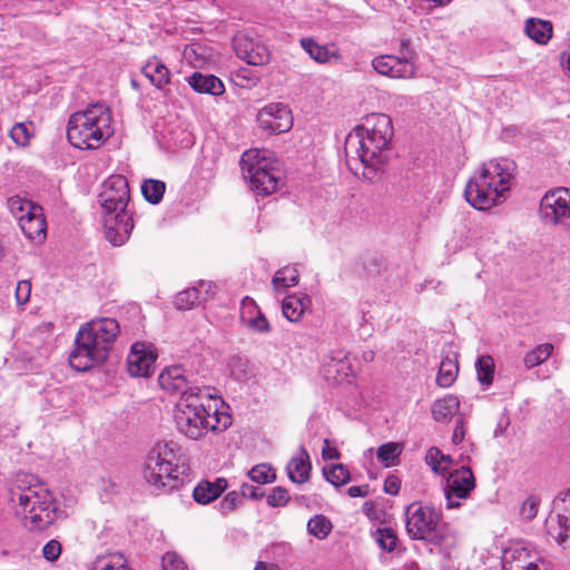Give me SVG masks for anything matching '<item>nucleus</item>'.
<instances>
[{
    "instance_id": "1",
    "label": "nucleus",
    "mask_w": 570,
    "mask_h": 570,
    "mask_svg": "<svg viewBox=\"0 0 570 570\" xmlns=\"http://www.w3.org/2000/svg\"><path fill=\"white\" fill-rule=\"evenodd\" d=\"M393 134L392 119L387 115L370 114L347 135L345 154L347 158L362 163L365 179L374 181L377 178L379 171L387 160Z\"/></svg>"
},
{
    "instance_id": "2",
    "label": "nucleus",
    "mask_w": 570,
    "mask_h": 570,
    "mask_svg": "<svg viewBox=\"0 0 570 570\" xmlns=\"http://www.w3.org/2000/svg\"><path fill=\"white\" fill-rule=\"evenodd\" d=\"M8 499L16 514L33 529L45 530L59 517L51 493L32 474L18 473L9 485Z\"/></svg>"
},
{
    "instance_id": "3",
    "label": "nucleus",
    "mask_w": 570,
    "mask_h": 570,
    "mask_svg": "<svg viewBox=\"0 0 570 570\" xmlns=\"http://www.w3.org/2000/svg\"><path fill=\"white\" fill-rule=\"evenodd\" d=\"M513 161L491 159L469 179L464 196L466 202L479 210H487L503 203L514 180Z\"/></svg>"
},
{
    "instance_id": "4",
    "label": "nucleus",
    "mask_w": 570,
    "mask_h": 570,
    "mask_svg": "<svg viewBox=\"0 0 570 570\" xmlns=\"http://www.w3.org/2000/svg\"><path fill=\"white\" fill-rule=\"evenodd\" d=\"M205 397H212L209 391L179 397L176 404L174 419L177 431L190 440H199L209 431H224L232 424L230 416L219 413L216 405L214 410L206 405Z\"/></svg>"
},
{
    "instance_id": "5",
    "label": "nucleus",
    "mask_w": 570,
    "mask_h": 570,
    "mask_svg": "<svg viewBox=\"0 0 570 570\" xmlns=\"http://www.w3.org/2000/svg\"><path fill=\"white\" fill-rule=\"evenodd\" d=\"M188 466L173 443H157L148 453L144 479L161 493L180 489L188 478Z\"/></svg>"
},
{
    "instance_id": "6",
    "label": "nucleus",
    "mask_w": 570,
    "mask_h": 570,
    "mask_svg": "<svg viewBox=\"0 0 570 570\" xmlns=\"http://www.w3.org/2000/svg\"><path fill=\"white\" fill-rule=\"evenodd\" d=\"M111 112L104 102L90 104L85 110L73 112L68 121V141L78 149H96L111 135Z\"/></svg>"
},
{
    "instance_id": "7",
    "label": "nucleus",
    "mask_w": 570,
    "mask_h": 570,
    "mask_svg": "<svg viewBox=\"0 0 570 570\" xmlns=\"http://www.w3.org/2000/svg\"><path fill=\"white\" fill-rule=\"evenodd\" d=\"M405 517V528L411 539L445 549L455 547V533L446 524H441V513L435 508L413 502L407 507Z\"/></svg>"
},
{
    "instance_id": "8",
    "label": "nucleus",
    "mask_w": 570,
    "mask_h": 570,
    "mask_svg": "<svg viewBox=\"0 0 570 570\" xmlns=\"http://www.w3.org/2000/svg\"><path fill=\"white\" fill-rule=\"evenodd\" d=\"M240 168L244 179L256 195H271L281 185L282 173L267 150H246L240 158Z\"/></svg>"
},
{
    "instance_id": "9",
    "label": "nucleus",
    "mask_w": 570,
    "mask_h": 570,
    "mask_svg": "<svg viewBox=\"0 0 570 570\" xmlns=\"http://www.w3.org/2000/svg\"><path fill=\"white\" fill-rule=\"evenodd\" d=\"M111 350L100 337L95 335L87 324L80 327L75 338V348L70 352L69 363L79 371H88L95 365L104 363Z\"/></svg>"
},
{
    "instance_id": "10",
    "label": "nucleus",
    "mask_w": 570,
    "mask_h": 570,
    "mask_svg": "<svg viewBox=\"0 0 570 570\" xmlns=\"http://www.w3.org/2000/svg\"><path fill=\"white\" fill-rule=\"evenodd\" d=\"M540 216L543 222L553 225L570 223V189L547 191L540 202Z\"/></svg>"
},
{
    "instance_id": "11",
    "label": "nucleus",
    "mask_w": 570,
    "mask_h": 570,
    "mask_svg": "<svg viewBox=\"0 0 570 570\" xmlns=\"http://www.w3.org/2000/svg\"><path fill=\"white\" fill-rule=\"evenodd\" d=\"M129 185L122 175H112L108 177L101 186L98 200L104 213L117 212L128 208Z\"/></svg>"
},
{
    "instance_id": "12",
    "label": "nucleus",
    "mask_w": 570,
    "mask_h": 570,
    "mask_svg": "<svg viewBox=\"0 0 570 570\" xmlns=\"http://www.w3.org/2000/svg\"><path fill=\"white\" fill-rule=\"evenodd\" d=\"M158 382L164 391L169 394L180 395V397L188 394L200 395V393L207 391L195 385L193 375L181 365L165 367L159 374Z\"/></svg>"
},
{
    "instance_id": "13",
    "label": "nucleus",
    "mask_w": 570,
    "mask_h": 570,
    "mask_svg": "<svg viewBox=\"0 0 570 570\" xmlns=\"http://www.w3.org/2000/svg\"><path fill=\"white\" fill-rule=\"evenodd\" d=\"M474 487L475 480L470 468L461 466L452 471L446 479L444 489L446 507L449 509L458 508L460 505L458 500L466 499Z\"/></svg>"
},
{
    "instance_id": "14",
    "label": "nucleus",
    "mask_w": 570,
    "mask_h": 570,
    "mask_svg": "<svg viewBox=\"0 0 570 570\" xmlns=\"http://www.w3.org/2000/svg\"><path fill=\"white\" fill-rule=\"evenodd\" d=\"M257 122L263 130L271 134L286 132L293 126L292 111L285 104L271 102L259 109Z\"/></svg>"
},
{
    "instance_id": "15",
    "label": "nucleus",
    "mask_w": 570,
    "mask_h": 570,
    "mask_svg": "<svg viewBox=\"0 0 570 570\" xmlns=\"http://www.w3.org/2000/svg\"><path fill=\"white\" fill-rule=\"evenodd\" d=\"M105 237L114 246H121L134 228L132 215L128 208L104 213Z\"/></svg>"
},
{
    "instance_id": "16",
    "label": "nucleus",
    "mask_w": 570,
    "mask_h": 570,
    "mask_svg": "<svg viewBox=\"0 0 570 570\" xmlns=\"http://www.w3.org/2000/svg\"><path fill=\"white\" fill-rule=\"evenodd\" d=\"M234 51L238 58L252 66H264L269 61L268 48L255 37L238 32L233 38Z\"/></svg>"
},
{
    "instance_id": "17",
    "label": "nucleus",
    "mask_w": 570,
    "mask_h": 570,
    "mask_svg": "<svg viewBox=\"0 0 570 570\" xmlns=\"http://www.w3.org/2000/svg\"><path fill=\"white\" fill-rule=\"evenodd\" d=\"M372 67L380 75L394 79H409L416 72L415 63L411 61V53L405 58L393 55H383L372 60Z\"/></svg>"
},
{
    "instance_id": "18",
    "label": "nucleus",
    "mask_w": 570,
    "mask_h": 570,
    "mask_svg": "<svg viewBox=\"0 0 570 570\" xmlns=\"http://www.w3.org/2000/svg\"><path fill=\"white\" fill-rule=\"evenodd\" d=\"M157 354L153 345L136 342L127 356L128 373L134 377H146L151 374Z\"/></svg>"
},
{
    "instance_id": "19",
    "label": "nucleus",
    "mask_w": 570,
    "mask_h": 570,
    "mask_svg": "<svg viewBox=\"0 0 570 570\" xmlns=\"http://www.w3.org/2000/svg\"><path fill=\"white\" fill-rule=\"evenodd\" d=\"M311 469L309 455L303 446L299 449L298 454L293 456L286 466L289 480L298 484L308 481Z\"/></svg>"
},
{
    "instance_id": "20",
    "label": "nucleus",
    "mask_w": 570,
    "mask_h": 570,
    "mask_svg": "<svg viewBox=\"0 0 570 570\" xmlns=\"http://www.w3.org/2000/svg\"><path fill=\"white\" fill-rule=\"evenodd\" d=\"M94 330L95 335L100 337L101 343H106L111 350L120 333L119 323L111 317L95 318L87 323Z\"/></svg>"
},
{
    "instance_id": "21",
    "label": "nucleus",
    "mask_w": 570,
    "mask_h": 570,
    "mask_svg": "<svg viewBox=\"0 0 570 570\" xmlns=\"http://www.w3.org/2000/svg\"><path fill=\"white\" fill-rule=\"evenodd\" d=\"M227 489V480L218 478L214 482L200 481L193 491L194 500L199 504H208Z\"/></svg>"
},
{
    "instance_id": "22",
    "label": "nucleus",
    "mask_w": 570,
    "mask_h": 570,
    "mask_svg": "<svg viewBox=\"0 0 570 570\" xmlns=\"http://www.w3.org/2000/svg\"><path fill=\"white\" fill-rule=\"evenodd\" d=\"M189 86L199 94L219 96L225 91L224 83L214 75L194 72L188 79Z\"/></svg>"
},
{
    "instance_id": "23",
    "label": "nucleus",
    "mask_w": 570,
    "mask_h": 570,
    "mask_svg": "<svg viewBox=\"0 0 570 570\" xmlns=\"http://www.w3.org/2000/svg\"><path fill=\"white\" fill-rule=\"evenodd\" d=\"M36 214L32 218L22 219L19 223L22 233L31 240H42L46 238V218L41 206L35 208Z\"/></svg>"
},
{
    "instance_id": "24",
    "label": "nucleus",
    "mask_w": 570,
    "mask_h": 570,
    "mask_svg": "<svg viewBox=\"0 0 570 570\" xmlns=\"http://www.w3.org/2000/svg\"><path fill=\"white\" fill-rule=\"evenodd\" d=\"M299 43L305 52L308 53L309 58L318 63H326L331 58H340V53L337 51H330L327 46L320 45L314 38H302Z\"/></svg>"
},
{
    "instance_id": "25",
    "label": "nucleus",
    "mask_w": 570,
    "mask_h": 570,
    "mask_svg": "<svg viewBox=\"0 0 570 570\" xmlns=\"http://www.w3.org/2000/svg\"><path fill=\"white\" fill-rule=\"evenodd\" d=\"M524 32L537 43L546 45L552 37V24L546 20L530 18L525 21Z\"/></svg>"
},
{
    "instance_id": "26",
    "label": "nucleus",
    "mask_w": 570,
    "mask_h": 570,
    "mask_svg": "<svg viewBox=\"0 0 570 570\" xmlns=\"http://www.w3.org/2000/svg\"><path fill=\"white\" fill-rule=\"evenodd\" d=\"M308 302V298L305 296L288 295L282 303L283 315L289 322H298L307 309Z\"/></svg>"
},
{
    "instance_id": "27",
    "label": "nucleus",
    "mask_w": 570,
    "mask_h": 570,
    "mask_svg": "<svg viewBox=\"0 0 570 570\" xmlns=\"http://www.w3.org/2000/svg\"><path fill=\"white\" fill-rule=\"evenodd\" d=\"M142 73L157 88H163L164 86L169 83V71L167 67L156 58L149 60L142 67Z\"/></svg>"
},
{
    "instance_id": "28",
    "label": "nucleus",
    "mask_w": 570,
    "mask_h": 570,
    "mask_svg": "<svg viewBox=\"0 0 570 570\" xmlns=\"http://www.w3.org/2000/svg\"><path fill=\"white\" fill-rule=\"evenodd\" d=\"M459 406L460 402L454 395L436 400L431 407L433 419L438 422L445 421L459 411Z\"/></svg>"
},
{
    "instance_id": "29",
    "label": "nucleus",
    "mask_w": 570,
    "mask_h": 570,
    "mask_svg": "<svg viewBox=\"0 0 570 570\" xmlns=\"http://www.w3.org/2000/svg\"><path fill=\"white\" fill-rule=\"evenodd\" d=\"M299 272L295 266H285L279 268L273 276L272 285L276 292H282L286 288L293 287L298 284Z\"/></svg>"
},
{
    "instance_id": "30",
    "label": "nucleus",
    "mask_w": 570,
    "mask_h": 570,
    "mask_svg": "<svg viewBox=\"0 0 570 570\" xmlns=\"http://www.w3.org/2000/svg\"><path fill=\"white\" fill-rule=\"evenodd\" d=\"M553 345L551 343L539 344L523 356V365L527 370H531L544 363L552 354Z\"/></svg>"
},
{
    "instance_id": "31",
    "label": "nucleus",
    "mask_w": 570,
    "mask_h": 570,
    "mask_svg": "<svg viewBox=\"0 0 570 570\" xmlns=\"http://www.w3.org/2000/svg\"><path fill=\"white\" fill-rule=\"evenodd\" d=\"M459 373L458 362L449 356L444 357L440 364L436 383L441 387H449L456 380Z\"/></svg>"
},
{
    "instance_id": "32",
    "label": "nucleus",
    "mask_w": 570,
    "mask_h": 570,
    "mask_svg": "<svg viewBox=\"0 0 570 570\" xmlns=\"http://www.w3.org/2000/svg\"><path fill=\"white\" fill-rule=\"evenodd\" d=\"M425 462L435 473H445L452 464V458L432 446L425 454Z\"/></svg>"
},
{
    "instance_id": "33",
    "label": "nucleus",
    "mask_w": 570,
    "mask_h": 570,
    "mask_svg": "<svg viewBox=\"0 0 570 570\" xmlns=\"http://www.w3.org/2000/svg\"><path fill=\"white\" fill-rule=\"evenodd\" d=\"M373 538L377 546L387 552L394 551L396 544L399 542V538L395 531L392 528L384 527L377 528L375 532H373Z\"/></svg>"
},
{
    "instance_id": "34",
    "label": "nucleus",
    "mask_w": 570,
    "mask_h": 570,
    "mask_svg": "<svg viewBox=\"0 0 570 570\" xmlns=\"http://www.w3.org/2000/svg\"><path fill=\"white\" fill-rule=\"evenodd\" d=\"M165 189V183L157 179H147L141 185V193L150 204H158L164 197Z\"/></svg>"
},
{
    "instance_id": "35",
    "label": "nucleus",
    "mask_w": 570,
    "mask_h": 570,
    "mask_svg": "<svg viewBox=\"0 0 570 570\" xmlns=\"http://www.w3.org/2000/svg\"><path fill=\"white\" fill-rule=\"evenodd\" d=\"M323 474L334 487H341L350 481V472L345 465L341 463L324 466Z\"/></svg>"
},
{
    "instance_id": "36",
    "label": "nucleus",
    "mask_w": 570,
    "mask_h": 570,
    "mask_svg": "<svg viewBox=\"0 0 570 570\" xmlns=\"http://www.w3.org/2000/svg\"><path fill=\"white\" fill-rule=\"evenodd\" d=\"M202 301H205V297L200 296V288L195 286L179 292L175 298V306L178 309H189Z\"/></svg>"
},
{
    "instance_id": "37",
    "label": "nucleus",
    "mask_w": 570,
    "mask_h": 570,
    "mask_svg": "<svg viewBox=\"0 0 570 570\" xmlns=\"http://www.w3.org/2000/svg\"><path fill=\"white\" fill-rule=\"evenodd\" d=\"M332 530L331 521L320 514L315 515L307 522V531L309 534L314 535L317 539H325Z\"/></svg>"
},
{
    "instance_id": "38",
    "label": "nucleus",
    "mask_w": 570,
    "mask_h": 570,
    "mask_svg": "<svg viewBox=\"0 0 570 570\" xmlns=\"http://www.w3.org/2000/svg\"><path fill=\"white\" fill-rule=\"evenodd\" d=\"M402 453V446L395 442H389L377 449V459L385 465L391 466Z\"/></svg>"
},
{
    "instance_id": "39",
    "label": "nucleus",
    "mask_w": 570,
    "mask_h": 570,
    "mask_svg": "<svg viewBox=\"0 0 570 570\" xmlns=\"http://www.w3.org/2000/svg\"><path fill=\"white\" fill-rule=\"evenodd\" d=\"M249 479L258 484H266L276 480L275 470L265 463L257 464L248 471Z\"/></svg>"
},
{
    "instance_id": "40",
    "label": "nucleus",
    "mask_w": 570,
    "mask_h": 570,
    "mask_svg": "<svg viewBox=\"0 0 570 570\" xmlns=\"http://www.w3.org/2000/svg\"><path fill=\"white\" fill-rule=\"evenodd\" d=\"M478 379L482 384L490 385L493 381L494 362L490 355L479 357L476 362Z\"/></svg>"
},
{
    "instance_id": "41",
    "label": "nucleus",
    "mask_w": 570,
    "mask_h": 570,
    "mask_svg": "<svg viewBox=\"0 0 570 570\" xmlns=\"http://www.w3.org/2000/svg\"><path fill=\"white\" fill-rule=\"evenodd\" d=\"M39 205L35 204L31 200L23 199L19 196H13L8 199V207L12 215L20 222L23 219V213L26 209L33 210Z\"/></svg>"
},
{
    "instance_id": "42",
    "label": "nucleus",
    "mask_w": 570,
    "mask_h": 570,
    "mask_svg": "<svg viewBox=\"0 0 570 570\" xmlns=\"http://www.w3.org/2000/svg\"><path fill=\"white\" fill-rule=\"evenodd\" d=\"M230 375L237 381H244L248 376V360L242 356H234L229 362Z\"/></svg>"
},
{
    "instance_id": "43",
    "label": "nucleus",
    "mask_w": 570,
    "mask_h": 570,
    "mask_svg": "<svg viewBox=\"0 0 570 570\" xmlns=\"http://www.w3.org/2000/svg\"><path fill=\"white\" fill-rule=\"evenodd\" d=\"M243 504V495L237 491L228 492L219 502L218 508L223 514H228Z\"/></svg>"
},
{
    "instance_id": "44",
    "label": "nucleus",
    "mask_w": 570,
    "mask_h": 570,
    "mask_svg": "<svg viewBox=\"0 0 570 570\" xmlns=\"http://www.w3.org/2000/svg\"><path fill=\"white\" fill-rule=\"evenodd\" d=\"M10 137L16 145L24 147L29 145L31 135L24 122H17L10 130Z\"/></svg>"
},
{
    "instance_id": "45",
    "label": "nucleus",
    "mask_w": 570,
    "mask_h": 570,
    "mask_svg": "<svg viewBox=\"0 0 570 570\" xmlns=\"http://www.w3.org/2000/svg\"><path fill=\"white\" fill-rule=\"evenodd\" d=\"M258 313H261V309L253 298L246 296L242 299L240 321L244 325H246L248 321L254 318Z\"/></svg>"
},
{
    "instance_id": "46",
    "label": "nucleus",
    "mask_w": 570,
    "mask_h": 570,
    "mask_svg": "<svg viewBox=\"0 0 570 570\" xmlns=\"http://www.w3.org/2000/svg\"><path fill=\"white\" fill-rule=\"evenodd\" d=\"M164 570H188L185 561L176 552H166L161 559Z\"/></svg>"
},
{
    "instance_id": "47",
    "label": "nucleus",
    "mask_w": 570,
    "mask_h": 570,
    "mask_svg": "<svg viewBox=\"0 0 570 570\" xmlns=\"http://www.w3.org/2000/svg\"><path fill=\"white\" fill-rule=\"evenodd\" d=\"M289 501L288 491L283 487L274 488L271 493L267 495V504L269 507H284Z\"/></svg>"
},
{
    "instance_id": "48",
    "label": "nucleus",
    "mask_w": 570,
    "mask_h": 570,
    "mask_svg": "<svg viewBox=\"0 0 570 570\" xmlns=\"http://www.w3.org/2000/svg\"><path fill=\"white\" fill-rule=\"evenodd\" d=\"M562 503L563 507L561 508V511L558 513V522L560 528L567 532L570 531V490L562 499Z\"/></svg>"
},
{
    "instance_id": "49",
    "label": "nucleus",
    "mask_w": 570,
    "mask_h": 570,
    "mask_svg": "<svg viewBox=\"0 0 570 570\" xmlns=\"http://www.w3.org/2000/svg\"><path fill=\"white\" fill-rule=\"evenodd\" d=\"M60 554H61V544L58 540L52 539V540L48 541L42 548V556L49 562H53V561L58 560Z\"/></svg>"
},
{
    "instance_id": "50",
    "label": "nucleus",
    "mask_w": 570,
    "mask_h": 570,
    "mask_svg": "<svg viewBox=\"0 0 570 570\" xmlns=\"http://www.w3.org/2000/svg\"><path fill=\"white\" fill-rule=\"evenodd\" d=\"M245 326L258 333H267L271 330L269 323L262 312L250 318Z\"/></svg>"
},
{
    "instance_id": "51",
    "label": "nucleus",
    "mask_w": 570,
    "mask_h": 570,
    "mask_svg": "<svg viewBox=\"0 0 570 570\" xmlns=\"http://www.w3.org/2000/svg\"><path fill=\"white\" fill-rule=\"evenodd\" d=\"M31 293V283L29 281H20L16 287V298L19 305H23L29 302Z\"/></svg>"
},
{
    "instance_id": "52",
    "label": "nucleus",
    "mask_w": 570,
    "mask_h": 570,
    "mask_svg": "<svg viewBox=\"0 0 570 570\" xmlns=\"http://www.w3.org/2000/svg\"><path fill=\"white\" fill-rule=\"evenodd\" d=\"M101 570H129L122 554L110 556L102 564Z\"/></svg>"
},
{
    "instance_id": "53",
    "label": "nucleus",
    "mask_w": 570,
    "mask_h": 570,
    "mask_svg": "<svg viewBox=\"0 0 570 570\" xmlns=\"http://www.w3.org/2000/svg\"><path fill=\"white\" fill-rule=\"evenodd\" d=\"M326 366L328 368V372H331L333 370L337 373L342 372L345 375H346V370L350 368L348 363L345 361V356L341 355V354L337 357L332 356L330 358V362H327Z\"/></svg>"
},
{
    "instance_id": "54",
    "label": "nucleus",
    "mask_w": 570,
    "mask_h": 570,
    "mask_svg": "<svg viewBox=\"0 0 570 570\" xmlns=\"http://www.w3.org/2000/svg\"><path fill=\"white\" fill-rule=\"evenodd\" d=\"M239 493L243 495V500L245 498L261 499L264 497V491L262 490V488L249 483L242 484Z\"/></svg>"
},
{
    "instance_id": "55",
    "label": "nucleus",
    "mask_w": 570,
    "mask_h": 570,
    "mask_svg": "<svg viewBox=\"0 0 570 570\" xmlns=\"http://www.w3.org/2000/svg\"><path fill=\"white\" fill-rule=\"evenodd\" d=\"M401 488V481L395 475H390L384 481V491L389 494L395 495Z\"/></svg>"
},
{
    "instance_id": "56",
    "label": "nucleus",
    "mask_w": 570,
    "mask_h": 570,
    "mask_svg": "<svg viewBox=\"0 0 570 570\" xmlns=\"http://www.w3.org/2000/svg\"><path fill=\"white\" fill-rule=\"evenodd\" d=\"M465 424L464 419L461 416L456 420L455 429L453 431L452 441L454 444H459L465 436Z\"/></svg>"
},
{
    "instance_id": "57",
    "label": "nucleus",
    "mask_w": 570,
    "mask_h": 570,
    "mask_svg": "<svg viewBox=\"0 0 570 570\" xmlns=\"http://www.w3.org/2000/svg\"><path fill=\"white\" fill-rule=\"evenodd\" d=\"M537 512H538V504L534 500H528L523 503L522 509H521V514L525 519H529V520L533 519L537 515Z\"/></svg>"
},
{
    "instance_id": "58",
    "label": "nucleus",
    "mask_w": 570,
    "mask_h": 570,
    "mask_svg": "<svg viewBox=\"0 0 570 570\" xmlns=\"http://www.w3.org/2000/svg\"><path fill=\"white\" fill-rule=\"evenodd\" d=\"M322 456L325 460H334L338 459L340 452L337 449L330 445V441L327 439L324 440V445L322 448Z\"/></svg>"
},
{
    "instance_id": "59",
    "label": "nucleus",
    "mask_w": 570,
    "mask_h": 570,
    "mask_svg": "<svg viewBox=\"0 0 570 570\" xmlns=\"http://www.w3.org/2000/svg\"><path fill=\"white\" fill-rule=\"evenodd\" d=\"M197 288H200V296L205 297V299L212 295H214L216 285L210 282L200 281L198 283Z\"/></svg>"
},
{
    "instance_id": "60",
    "label": "nucleus",
    "mask_w": 570,
    "mask_h": 570,
    "mask_svg": "<svg viewBox=\"0 0 570 570\" xmlns=\"http://www.w3.org/2000/svg\"><path fill=\"white\" fill-rule=\"evenodd\" d=\"M368 493V485H353L348 488L347 494L351 498H363Z\"/></svg>"
},
{
    "instance_id": "61",
    "label": "nucleus",
    "mask_w": 570,
    "mask_h": 570,
    "mask_svg": "<svg viewBox=\"0 0 570 570\" xmlns=\"http://www.w3.org/2000/svg\"><path fill=\"white\" fill-rule=\"evenodd\" d=\"M406 53H411V61L415 58V51L411 47V40L409 38L401 39V57L405 58Z\"/></svg>"
},
{
    "instance_id": "62",
    "label": "nucleus",
    "mask_w": 570,
    "mask_h": 570,
    "mask_svg": "<svg viewBox=\"0 0 570 570\" xmlns=\"http://www.w3.org/2000/svg\"><path fill=\"white\" fill-rule=\"evenodd\" d=\"M254 570H267V567L265 564V562L263 561H258L255 566V569Z\"/></svg>"
},
{
    "instance_id": "63",
    "label": "nucleus",
    "mask_w": 570,
    "mask_h": 570,
    "mask_svg": "<svg viewBox=\"0 0 570 570\" xmlns=\"http://www.w3.org/2000/svg\"><path fill=\"white\" fill-rule=\"evenodd\" d=\"M33 214H36V210H28L26 209V212L23 213V219H28V218H32L33 217Z\"/></svg>"
},
{
    "instance_id": "64",
    "label": "nucleus",
    "mask_w": 570,
    "mask_h": 570,
    "mask_svg": "<svg viewBox=\"0 0 570 570\" xmlns=\"http://www.w3.org/2000/svg\"><path fill=\"white\" fill-rule=\"evenodd\" d=\"M567 534L566 533H562L560 532L559 535H558V539H559V542L562 543L567 540Z\"/></svg>"
}]
</instances>
